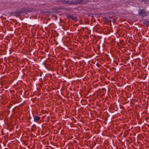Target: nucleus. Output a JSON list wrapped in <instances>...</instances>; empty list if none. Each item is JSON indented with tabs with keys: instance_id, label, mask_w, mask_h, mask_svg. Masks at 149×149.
Masks as SVG:
<instances>
[{
	"instance_id": "1",
	"label": "nucleus",
	"mask_w": 149,
	"mask_h": 149,
	"mask_svg": "<svg viewBox=\"0 0 149 149\" xmlns=\"http://www.w3.org/2000/svg\"><path fill=\"white\" fill-rule=\"evenodd\" d=\"M138 12L139 14L141 15L143 17H145L146 15L145 11L143 10L140 9L139 10Z\"/></svg>"
},
{
	"instance_id": "2",
	"label": "nucleus",
	"mask_w": 149,
	"mask_h": 149,
	"mask_svg": "<svg viewBox=\"0 0 149 149\" xmlns=\"http://www.w3.org/2000/svg\"><path fill=\"white\" fill-rule=\"evenodd\" d=\"M40 119V117L37 116H35L34 117V121L35 122H37Z\"/></svg>"
}]
</instances>
